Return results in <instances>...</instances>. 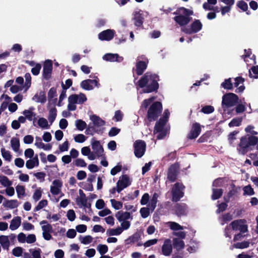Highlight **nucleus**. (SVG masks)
<instances>
[{"instance_id":"9b49d317","label":"nucleus","mask_w":258,"mask_h":258,"mask_svg":"<svg viewBox=\"0 0 258 258\" xmlns=\"http://www.w3.org/2000/svg\"><path fill=\"white\" fill-rule=\"evenodd\" d=\"M117 192L120 193L124 188L131 184V181L127 174L122 175L117 181Z\"/></svg>"},{"instance_id":"6e6d98bb","label":"nucleus","mask_w":258,"mask_h":258,"mask_svg":"<svg viewBox=\"0 0 258 258\" xmlns=\"http://www.w3.org/2000/svg\"><path fill=\"white\" fill-rule=\"evenodd\" d=\"M214 107L211 105H206L201 109V112L205 114H210L214 111Z\"/></svg>"},{"instance_id":"49530a36","label":"nucleus","mask_w":258,"mask_h":258,"mask_svg":"<svg viewBox=\"0 0 258 258\" xmlns=\"http://www.w3.org/2000/svg\"><path fill=\"white\" fill-rule=\"evenodd\" d=\"M42 190L41 187L37 188L33 195V199L35 202L39 201L42 196Z\"/></svg>"},{"instance_id":"774afa93","label":"nucleus","mask_w":258,"mask_h":258,"mask_svg":"<svg viewBox=\"0 0 258 258\" xmlns=\"http://www.w3.org/2000/svg\"><path fill=\"white\" fill-rule=\"evenodd\" d=\"M35 145L37 147V148H42L44 150H50L52 148V146L50 144L44 145L43 143H38L37 142H36Z\"/></svg>"},{"instance_id":"69168bd1","label":"nucleus","mask_w":258,"mask_h":258,"mask_svg":"<svg viewBox=\"0 0 258 258\" xmlns=\"http://www.w3.org/2000/svg\"><path fill=\"white\" fill-rule=\"evenodd\" d=\"M140 238V234L138 232H136L135 234L131 236L128 239L130 240L131 243H135L138 241Z\"/></svg>"},{"instance_id":"f704fd0d","label":"nucleus","mask_w":258,"mask_h":258,"mask_svg":"<svg viewBox=\"0 0 258 258\" xmlns=\"http://www.w3.org/2000/svg\"><path fill=\"white\" fill-rule=\"evenodd\" d=\"M37 99L36 102L44 103L46 101V97L44 92L41 91L38 95L37 94H35L33 98V99Z\"/></svg>"},{"instance_id":"cd10ccee","label":"nucleus","mask_w":258,"mask_h":258,"mask_svg":"<svg viewBox=\"0 0 258 258\" xmlns=\"http://www.w3.org/2000/svg\"><path fill=\"white\" fill-rule=\"evenodd\" d=\"M3 205L6 208L11 209L17 208L18 206L17 200H6L3 203Z\"/></svg>"},{"instance_id":"b1692460","label":"nucleus","mask_w":258,"mask_h":258,"mask_svg":"<svg viewBox=\"0 0 258 258\" xmlns=\"http://www.w3.org/2000/svg\"><path fill=\"white\" fill-rule=\"evenodd\" d=\"M115 217L119 222L127 221L129 219H132L131 214L130 212H123L122 211H118L115 214Z\"/></svg>"},{"instance_id":"dca6fc26","label":"nucleus","mask_w":258,"mask_h":258,"mask_svg":"<svg viewBox=\"0 0 258 258\" xmlns=\"http://www.w3.org/2000/svg\"><path fill=\"white\" fill-rule=\"evenodd\" d=\"M93 85L98 88L100 86L98 80L87 79L82 81L80 84L81 87L86 90H92L94 88Z\"/></svg>"},{"instance_id":"13d9d810","label":"nucleus","mask_w":258,"mask_h":258,"mask_svg":"<svg viewBox=\"0 0 258 258\" xmlns=\"http://www.w3.org/2000/svg\"><path fill=\"white\" fill-rule=\"evenodd\" d=\"M218 209L216 210V213L217 214H220V213H222L225 211L228 207L227 204L226 203H221V204H219L218 206Z\"/></svg>"},{"instance_id":"37998d69","label":"nucleus","mask_w":258,"mask_h":258,"mask_svg":"<svg viewBox=\"0 0 258 258\" xmlns=\"http://www.w3.org/2000/svg\"><path fill=\"white\" fill-rule=\"evenodd\" d=\"M1 152L2 155L5 160L9 162L11 161L12 155L10 151L6 150L5 148H2Z\"/></svg>"},{"instance_id":"7ed1b4c3","label":"nucleus","mask_w":258,"mask_h":258,"mask_svg":"<svg viewBox=\"0 0 258 258\" xmlns=\"http://www.w3.org/2000/svg\"><path fill=\"white\" fill-rule=\"evenodd\" d=\"M163 109L162 104L159 101L153 102L149 107L147 119L149 122L157 120L161 115Z\"/></svg>"},{"instance_id":"58836bf2","label":"nucleus","mask_w":258,"mask_h":258,"mask_svg":"<svg viewBox=\"0 0 258 258\" xmlns=\"http://www.w3.org/2000/svg\"><path fill=\"white\" fill-rule=\"evenodd\" d=\"M122 233L120 227H118L115 229H109L107 230L106 234L109 236L118 235Z\"/></svg>"},{"instance_id":"4be33fe9","label":"nucleus","mask_w":258,"mask_h":258,"mask_svg":"<svg viewBox=\"0 0 258 258\" xmlns=\"http://www.w3.org/2000/svg\"><path fill=\"white\" fill-rule=\"evenodd\" d=\"M174 21L180 26H182L187 25L191 21L192 18L186 17L182 15H179L174 17Z\"/></svg>"},{"instance_id":"412c9836","label":"nucleus","mask_w":258,"mask_h":258,"mask_svg":"<svg viewBox=\"0 0 258 258\" xmlns=\"http://www.w3.org/2000/svg\"><path fill=\"white\" fill-rule=\"evenodd\" d=\"M148 62L143 60H139L136 64V72L138 76L142 75L146 70Z\"/></svg>"},{"instance_id":"a878e982","label":"nucleus","mask_w":258,"mask_h":258,"mask_svg":"<svg viewBox=\"0 0 258 258\" xmlns=\"http://www.w3.org/2000/svg\"><path fill=\"white\" fill-rule=\"evenodd\" d=\"M90 119L93 121L94 126H101L105 123L104 120L95 114L91 115Z\"/></svg>"},{"instance_id":"e2e57ef3","label":"nucleus","mask_w":258,"mask_h":258,"mask_svg":"<svg viewBox=\"0 0 258 258\" xmlns=\"http://www.w3.org/2000/svg\"><path fill=\"white\" fill-rule=\"evenodd\" d=\"M233 219V216L230 213H227L222 215V221L223 223H221L222 225H223L224 223L230 221Z\"/></svg>"},{"instance_id":"8fccbe9b","label":"nucleus","mask_w":258,"mask_h":258,"mask_svg":"<svg viewBox=\"0 0 258 258\" xmlns=\"http://www.w3.org/2000/svg\"><path fill=\"white\" fill-rule=\"evenodd\" d=\"M110 202L112 207L115 210H119L122 208V203L117 201L115 199L110 200Z\"/></svg>"},{"instance_id":"a211bd4d","label":"nucleus","mask_w":258,"mask_h":258,"mask_svg":"<svg viewBox=\"0 0 258 258\" xmlns=\"http://www.w3.org/2000/svg\"><path fill=\"white\" fill-rule=\"evenodd\" d=\"M53 185L50 187V192L53 195H58L61 191L62 182L60 179H55L52 181Z\"/></svg>"},{"instance_id":"ea45409f","label":"nucleus","mask_w":258,"mask_h":258,"mask_svg":"<svg viewBox=\"0 0 258 258\" xmlns=\"http://www.w3.org/2000/svg\"><path fill=\"white\" fill-rule=\"evenodd\" d=\"M249 245V242L244 241L241 242H237L233 245V246L237 249H244L247 248Z\"/></svg>"},{"instance_id":"72a5a7b5","label":"nucleus","mask_w":258,"mask_h":258,"mask_svg":"<svg viewBox=\"0 0 258 258\" xmlns=\"http://www.w3.org/2000/svg\"><path fill=\"white\" fill-rule=\"evenodd\" d=\"M11 145L13 150L15 152H18L20 149L19 139L17 138H13L11 140Z\"/></svg>"},{"instance_id":"7c9ffc66","label":"nucleus","mask_w":258,"mask_h":258,"mask_svg":"<svg viewBox=\"0 0 258 258\" xmlns=\"http://www.w3.org/2000/svg\"><path fill=\"white\" fill-rule=\"evenodd\" d=\"M211 198L213 200H216L221 198L223 195V190L222 188H213Z\"/></svg>"},{"instance_id":"e433bc0d","label":"nucleus","mask_w":258,"mask_h":258,"mask_svg":"<svg viewBox=\"0 0 258 258\" xmlns=\"http://www.w3.org/2000/svg\"><path fill=\"white\" fill-rule=\"evenodd\" d=\"M249 77L258 79V66H254L251 68L249 71Z\"/></svg>"},{"instance_id":"c85d7f7f","label":"nucleus","mask_w":258,"mask_h":258,"mask_svg":"<svg viewBox=\"0 0 258 258\" xmlns=\"http://www.w3.org/2000/svg\"><path fill=\"white\" fill-rule=\"evenodd\" d=\"M173 246L177 250H180L184 248L185 244L183 240L174 238L173 239Z\"/></svg>"},{"instance_id":"de8ad7c7","label":"nucleus","mask_w":258,"mask_h":258,"mask_svg":"<svg viewBox=\"0 0 258 258\" xmlns=\"http://www.w3.org/2000/svg\"><path fill=\"white\" fill-rule=\"evenodd\" d=\"M16 190L19 198H20L21 196H25V190L24 186L18 185L16 187Z\"/></svg>"},{"instance_id":"a19ab883","label":"nucleus","mask_w":258,"mask_h":258,"mask_svg":"<svg viewBox=\"0 0 258 258\" xmlns=\"http://www.w3.org/2000/svg\"><path fill=\"white\" fill-rule=\"evenodd\" d=\"M38 124L40 127L42 128L47 129L49 127L47 120L44 117H41L39 118L38 120Z\"/></svg>"},{"instance_id":"aec40b11","label":"nucleus","mask_w":258,"mask_h":258,"mask_svg":"<svg viewBox=\"0 0 258 258\" xmlns=\"http://www.w3.org/2000/svg\"><path fill=\"white\" fill-rule=\"evenodd\" d=\"M172 251L171 241L170 239L165 240L162 246V252L165 256H169Z\"/></svg>"},{"instance_id":"20e7f679","label":"nucleus","mask_w":258,"mask_h":258,"mask_svg":"<svg viewBox=\"0 0 258 258\" xmlns=\"http://www.w3.org/2000/svg\"><path fill=\"white\" fill-rule=\"evenodd\" d=\"M185 186L181 182H177L172 186L171 190V201L177 202L184 196Z\"/></svg>"},{"instance_id":"c03bdc74","label":"nucleus","mask_w":258,"mask_h":258,"mask_svg":"<svg viewBox=\"0 0 258 258\" xmlns=\"http://www.w3.org/2000/svg\"><path fill=\"white\" fill-rule=\"evenodd\" d=\"M242 122V118L239 117L233 118L231 121L229 123L228 125L229 127L239 126L240 125Z\"/></svg>"},{"instance_id":"4d7b16f0","label":"nucleus","mask_w":258,"mask_h":258,"mask_svg":"<svg viewBox=\"0 0 258 258\" xmlns=\"http://www.w3.org/2000/svg\"><path fill=\"white\" fill-rule=\"evenodd\" d=\"M158 197V195L157 193L155 192L151 199V202H150V206L151 208L153 209H154L155 207H156V204L157 203V199Z\"/></svg>"},{"instance_id":"473e14b6","label":"nucleus","mask_w":258,"mask_h":258,"mask_svg":"<svg viewBox=\"0 0 258 258\" xmlns=\"http://www.w3.org/2000/svg\"><path fill=\"white\" fill-rule=\"evenodd\" d=\"M57 115V110L55 107L51 108L49 111L48 119L51 124L55 120Z\"/></svg>"},{"instance_id":"79ce46f5","label":"nucleus","mask_w":258,"mask_h":258,"mask_svg":"<svg viewBox=\"0 0 258 258\" xmlns=\"http://www.w3.org/2000/svg\"><path fill=\"white\" fill-rule=\"evenodd\" d=\"M0 183L4 186H10L12 184V182L6 176H0Z\"/></svg>"},{"instance_id":"09e8293b","label":"nucleus","mask_w":258,"mask_h":258,"mask_svg":"<svg viewBox=\"0 0 258 258\" xmlns=\"http://www.w3.org/2000/svg\"><path fill=\"white\" fill-rule=\"evenodd\" d=\"M231 187L232 189L229 191V192L227 194V195L230 198H231L232 197H233L234 196H236L237 195V194L238 193V189H240L239 187H236L235 186V184H232L231 185Z\"/></svg>"},{"instance_id":"680f3d73","label":"nucleus","mask_w":258,"mask_h":258,"mask_svg":"<svg viewBox=\"0 0 258 258\" xmlns=\"http://www.w3.org/2000/svg\"><path fill=\"white\" fill-rule=\"evenodd\" d=\"M155 99V98L154 97H151L149 99H145L142 104V107L145 109H147L148 106L150 105L151 102L153 101Z\"/></svg>"},{"instance_id":"423d86ee","label":"nucleus","mask_w":258,"mask_h":258,"mask_svg":"<svg viewBox=\"0 0 258 258\" xmlns=\"http://www.w3.org/2000/svg\"><path fill=\"white\" fill-rule=\"evenodd\" d=\"M166 122V120L164 118H160L159 120L156 122L154 128V133H159L157 137V139H162L165 137L166 132L164 130V127Z\"/></svg>"},{"instance_id":"2f4dec72","label":"nucleus","mask_w":258,"mask_h":258,"mask_svg":"<svg viewBox=\"0 0 258 258\" xmlns=\"http://www.w3.org/2000/svg\"><path fill=\"white\" fill-rule=\"evenodd\" d=\"M0 243L4 249H9L10 246V241L7 236H0Z\"/></svg>"},{"instance_id":"9d476101","label":"nucleus","mask_w":258,"mask_h":258,"mask_svg":"<svg viewBox=\"0 0 258 258\" xmlns=\"http://www.w3.org/2000/svg\"><path fill=\"white\" fill-rule=\"evenodd\" d=\"M53 64L51 60L47 59L43 63L42 77L46 80H48L51 77Z\"/></svg>"},{"instance_id":"c756f323","label":"nucleus","mask_w":258,"mask_h":258,"mask_svg":"<svg viewBox=\"0 0 258 258\" xmlns=\"http://www.w3.org/2000/svg\"><path fill=\"white\" fill-rule=\"evenodd\" d=\"M34 110L33 107H31L29 108L28 110H25L23 112V114L25 116L26 118L31 121L33 119V117H35L36 113L33 112V110Z\"/></svg>"},{"instance_id":"c9c22d12","label":"nucleus","mask_w":258,"mask_h":258,"mask_svg":"<svg viewBox=\"0 0 258 258\" xmlns=\"http://www.w3.org/2000/svg\"><path fill=\"white\" fill-rule=\"evenodd\" d=\"M221 86L227 90H232L233 88V84L231 82V79L229 78L225 79L224 82L222 83Z\"/></svg>"},{"instance_id":"052dcab7","label":"nucleus","mask_w":258,"mask_h":258,"mask_svg":"<svg viewBox=\"0 0 258 258\" xmlns=\"http://www.w3.org/2000/svg\"><path fill=\"white\" fill-rule=\"evenodd\" d=\"M33 175L35 176L37 179L39 180L40 182H42L45 180V177L46 176V174L44 172H38L36 173H34Z\"/></svg>"},{"instance_id":"f257e3e1","label":"nucleus","mask_w":258,"mask_h":258,"mask_svg":"<svg viewBox=\"0 0 258 258\" xmlns=\"http://www.w3.org/2000/svg\"><path fill=\"white\" fill-rule=\"evenodd\" d=\"M159 76L157 75L147 72L138 81V84L140 88H145L143 90L144 93L156 92L159 89Z\"/></svg>"},{"instance_id":"3c124183","label":"nucleus","mask_w":258,"mask_h":258,"mask_svg":"<svg viewBox=\"0 0 258 258\" xmlns=\"http://www.w3.org/2000/svg\"><path fill=\"white\" fill-rule=\"evenodd\" d=\"M97 249L101 255L105 254L108 249V246L105 244H99L97 247Z\"/></svg>"},{"instance_id":"4c0bfd02","label":"nucleus","mask_w":258,"mask_h":258,"mask_svg":"<svg viewBox=\"0 0 258 258\" xmlns=\"http://www.w3.org/2000/svg\"><path fill=\"white\" fill-rule=\"evenodd\" d=\"M75 124L77 129L81 131H83L87 127V123L85 121L80 119L76 120Z\"/></svg>"},{"instance_id":"6ab92c4d","label":"nucleus","mask_w":258,"mask_h":258,"mask_svg":"<svg viewBox=\"0 0 258 258\" xmlns=\"http://www.w3.org/2000/svg\"><path fill=\"white\" fill-rule=\"evenodd\" d=\"M234 81L235 82L233 85L237 88L235 92L237 93L243 92L245 88L243 85L245 79L242 77H237L234 79Z\"/></svg>"},{"instance_id":"6e6552de","label":"nucleus","mask_w":258,"mask_h":258,"mask_svg":"<svg viewBox=\"0 0 258 258\" xmlns=\"http://www.w3.org/2000/svg\"><path fill=\"white\" fill-rule=\"evenodd\" d=\"M134 153L136 157L141 158L145 154L146 144L144 141L138 140L134 144Z\"/></svg>"},{"instance_id":"f3484780","label":"nucleus","mask_w":258,"mask_h":258,"mask_svg":"<svg viewBox=\"0 0 258 258\" xmlns=\"http://www.w3.org/2000/svg\"><path fill=\"white\" fill-rule=\"evenodd\" d=\"M115 31L111 29H107L100 32L98 34V38L102 41H110L113 39Z\"/></svg>"},{"instance_id":"bb28decb","label":"nucleus","mask_w":258,"mask_h":258,"mask_svg":"<svg viewBox=\"0 0 258 258\" xmlns=\"http://www.w3.org/2000/svg\"><path fill=\"white\" fill-rule=\"evenodd\" d=\"M134 24L137 27H140L143 25L144 18L140 12H136L134 17Z\"/></svg>"},{"instance_id":"0e129e2a","label":"nucleus","mask_w":258,"mask_h":258,"mask_svg":"<svg viewBox=\"0 0 258 258\" xmlns=\"http://www.w3.org/2000/svg\"><path fill=\"white\" fill-rule=\"evenodd\" d=\"M56 96V89L54 87L51 88L48 92V99L50 101L54 97Z\"/></svg>"},{"instance_id":"ddd939ff","label":"nucleus","mask_w":258,"mask_h":258,"mask_svg":"<svg viewBox=\"0 0 258 258\" xmlns=\"http://www.w3.org/2000/svg\"><path fill=\"white\" fill-rule=\"evenodd\" d=\"M91 146L93 152L96 155L97 158L104 156V149L102 145H100L99 141L96 140L95 138H92L91 140Z\"/></svg>"},{"instance_id":"603ef678","label":"nucleus","mask_w":258,"mask_h":258,"mask_svg":"<svg viewBox=\"0 0 258 258\" xmlns=\"http://www.w3.org/2000/svg\"><path fill=\"white\" fill-rule=\"evenodd\" d=\"M48 204L47 200H42L41 201L39 202L38 205L35 207V208L34 209V211L36 212L40 209H42L43 208L46 207Z\"/></svg>"},{"instance_id":"39448f33","label":"nucleus","mask_w":258,"mask_h":258,"mask_svg":"<svg viewBox=\"0 0 258 258\" xmlns=\"http://www.w3.org/2000/svg\"><path fill=\"white\" fill-rule=\"evenodd\" d=\"M238 96L235 94L233 93H226L222 97V107L227 108L232 107L238 102Z\"/></svg>"},{"instance_id":"338daca9","label":"nucleus","mask_w":258,"mask_h":258,"mask_svg":"<svg viewBox=\"0 0 258 258\" xmlns=\"http://www.w3.org/2000/svg\"><path fill=\"white\" fill-rule=\"evenodd\" d=\"M79 96L77 94L71 95L68 98L69 103L72 104H77L78 103Z\"/></svg>"},{"instance_id":"5701e85b","label":"nucleus","mask_w":258,"mask_h":258,"mask_svg":"<svg viewBox=\"0 0 258 258\" xmlns=\"http://www.w3.org/2000/svg\"><path fill=\"white\" fill-rule=\"evenodd\" d=\"M103 59L106 61L112 62L117 61L120 62L123 60V58L122 56H120L116 53H106L103 55Z\"/></svg>"},{"instance_id":"393cba45","label":"nucleus","mask_w":258,"mask_h":258,"mask_svg":"<svg viewBox=\"0 0 258 258\" xmlns=\"http://www.w3.org/2000/svg\"><path fill=\"white\" fill-rule=\"evenodd\" d=\"M21 218L19 216L14 217L11 221L10 228L12 230L18 229L21 225Z\"/></svg>"},{"instance_id":"864d4df0","label":"nucleus","mask_w":258,"mask_h":258,"mask_svg":"<svg viewBox=\"0 0 258 258\" xmlns=\"http://www.w3.org/2000/svg\"><path fill=\"white\" fill-rule=\"evenodd\" d=\"M73 163L77 167H85L87 166V163L85 162V160L81 158L76 159Z\"/></svg>"},{"instance_id":"a18cd8bd","label":"nucleus","mask_w":258,"mask_h":258,"mask_svg":"<svg viewBox=\"0 0 258 258\" xmlns=\"http://www.w3.org/2000/svg\"><path fill=\"white\" fill-rule=\"evenodd\" d=\"M243 195L252 196L254 195L255 192L253 189L251 187L250 185L245 186L243 188Z\"/></svg>"},{"instance_id":"f8f14e48","label":"nucleus","mask_w":258,"mask_h":258,"mask_svg":"<svg viewBox=\"0 0 258 258\" xmlns=\"http://www.w3.org/2000/svg\"><path fill=\"white\" fill-rule=\"evenodd\" d=\"M175 214L178 217L186 216L188 213V206L184 203H177L173 207Z\"/></svg>"},{"instance_id":"1a4fd4ad","label":"nucleus","mask_w":258,"mask_h":258,"mask_svg":"<svg viewBox=\"0 0 258 258\" xmlns=\"http://www.w3.org/2000/svg\"><path fill=\"white\" fill-rule=\"evenodd\" d=\"M179 165L177 163L171 165L167 171V179L171 182H173L177 179Z\"/></svg>"},{"instance_id":"0eeeda50","label":"nucleus","mask_w":258,"mask_h":258,"mask_svg":"<svg viewBox=\"0 0 258 258\" xmlns=\"http://www.w3.org/2000/svg\"><path fill=\"white\" fill-rule=\"evenodd\" d=\"M230 226L234 231H239L242 233L248 232V226L245 219H237L233 221Z\"/></svg>"},{"instance_id":"bf43d9fd","label":"nucleus","mask_w":258,"mask_h":258,"mask_svg":"<svg viewBox=\"0 0 258 258\" xmlns=\"http://www.w3.org/2000/svg\"><path fill=\"white\" fill-rule=\"evenodd\" d=\"M179 11L181 12L184 16L189 17V16L193 15V11L185 8L184 7H181L179 9Z\"/></svg>"},{"instance_id":"5fc2aeb1","label":"nucleus","mask_w":258,"mask_h":258,"mask_svg":"<svg viewBox=\"0 0 258 258\" xmlns=\"http://www.w3.org/2000/svg\"><path fill=\"white\" fill-rule=\"evenodd\" d=\"M236 5L239 9L244 12H245L248 10V5L247 3L243 0L238 1Z\"/></svg>"},{"instance_id":"4468645a","label":"nucleus","mask_w":258,"mask_h":258,"mask_svg":"<svg viewBox=\"0 0 258 258\" xmlns=\"http://www.w3.org/2000/svg\"><path fill=\"white\" fill-rule=\"evenodd\" d=\"M203 25L199 20H195L190 25V28H185L183 31L186 34L196 33L202 29Z\"/></svg>"},{"instance_id":"2eb2a0df","label":"nucleus","mask_w":258,"mask_h":258,"mask_svg":"<svg viewBox=\"0 0 258 258\" xmlns=\"http://www.w3.org/2000/svg\"><path fill=\"white\" fill-rule=\"evenodd\" d=\"M201 132V125L199 123L195 122L192 124L190 132L187 136V138L189 140L196 139Z\"/></svg>"},{"instance_id":"f03ea898","label":"nucleus","mask_w":258,"mask_h":258,"mask_svg":"<svg viewBox=\"0 0 258 258\" xmlns=\"http://www.w3.org/2000/svg\"><path fill=\"white\" fill-rule=\"evenodd\" d=\"M256 145L258 150V137L253 136H244L240 138L237 150L239 153L245 155L249 150V147Z\"/></svg>"}]
</instances>
